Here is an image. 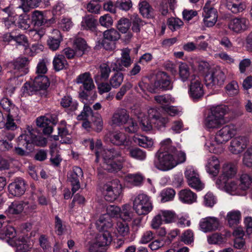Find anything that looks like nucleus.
Listing matches in <instances>:
<instances>
[{"label":"nucleus","mask_w":252,"mask_h":252,"mask_svg":"<svg viewBox=\"0 0 252 252\" xmlns=\"http://www.w3.org/2000/svg\"><path fill=\"white\" fill-rule=\"evenodd\" d=\"M101 141H97L95 145V161L97 162L99 158H102L105 170L110 172L120 170L123 167L122 163L125 161L121 151L114 148L103 149L101 148Z\"/></svg>","instance_id":"1"},{"label":"nucleus","mask_w":252,"mask_h":252,"mask_svg":"<svg viewBox=\"0 0 252 252\" xmlns=\"http://www.w3.org/2000/svg\"><path fill=\"white\" fill-rule=\"evenodd\" d=\"M36 131L30 126H28L24 133L22 134L18 138V146L13 150L15 154L19 156H27L29 152L24 150L20 146H22L26 149L31 150L32 145L40 147H44L47 144L45 138L35 135Z\"/></svg>","instance_id":"2"},{"label":"nucleus","mask_w":252,"mask_h":252,"mask_svg":"<svg viewBox=\"0 0 252 252\" xmlns=\"http://www.w3.org/2000/svg\"><path fill=\"white\" fill-rule=\"evenodd\" d=\"M236 132V128L234 125L223 126L216 133L214 140L206 144L209 151L215 154L220 153L222 151L221 145L225 143L235 135Z\"/></svg>","instance_id":"3"},{"label":"nucleus","mask_w":252,"mask_h":252,"mask_svg":"<svg viewBox=\"0 0 252 252\" xmlns=\"http://www.w3.org/2000/svg\"><path fill=\"white\" fill-rule=\"evenodd\" d=\"M154 164L157 169L166 171L173 169L176 166L174 159V155L169 151L159 150L155 154Z\"/></svg>","instance_id":"4"},{"label":"nucleus","mask_w":252,"mask_h":252,"mask_svg":"<svg viewBox=\"0 0 252 252\" xmlns=\"http://www.w3.org/2000/svg\"><path fill=\"white\" fill-rule=\"evenodd\" d=\"M225 112L226 108L224 106H218L214 108L205 120V126L209 129L220 126L225 123L224 118Z\"/></svg>","instance_id":"5"},{"label":"nucleus","mask_w":252,"mask_h":252,"mask_svg":"<svg viewBox=\"0 0 252 252\" xmlns=\"http://www.w3.org/2000/svg\"><path fill=\"white\" fill-rule=\"evenodd\" d=\"M133 208L138 215H146L153 209L150 197L145 194H139L134 199Z\"/></svg>","instance_id":"6"},{"label":"nucleus","mask_w":252,"mask_h":252,"mask_svg":"<svg viewBox=\"0 0 252 252\" xmlns=\"http://www.w3.org/2000/svg\"><path fill=\"white\" fill-rule=\"evenodd\" d=\"M173 83L170 76L165 72H159L156 75V79L153 86L150 88V92L156 93L158 91L171 90Z\"/></svg>","instance_id":"7"},{"label":"nucleus","mask_w":252,"mask_h":252,"mask_svg":"<svg viewBox=\"0 0 252 252\" xmlns=\"http://www.w3.org/2000/svg\"><path fill=\"white\" fill-rule=\"evenodd\" d=\"M105 199L112 202L118 198L122 192V185L120 181L113 180L103 186Z\"/></svg>","instance_id":"8"},{"label":"nucleus","mask_w":252,"mask_h":252,"mask_svg":"<svg viewBox=\"0 0 252 252\" xmlns=\"http://www.w3.org/2000/svg\"><path fill=\"white\" fill-rule=\"evenodd\" d=\"M189 88V94L192 99L198 100L203 97L204 94L203 85L198 76H190Z\"/></svg>","instance_id":"9"},{"label":"nucleus","mask_w":252,"mask_h":252,"mask_svg":"<svg viewBox=\"0 0 252 252\" xmlns=\"http://www.w3.org/2000/svg\"><path fill=\"white\" fill-rule=\"evenodd\" d=\"M225 80L224 72L219 68H212L205 76V81L207 87L212 88L214 86H220Z\"/></svg>","instance_id":"10"},{"label":"nucleus","mask_w":252,"mask_h":252,"mask_svg":"<svg viewBox=\"0 0 252 252\" xmlns=\"http://www.w3.org/2000/svg\"><path fill=\"white\" fill-rule=\"evenodd\" d=\"M129 54L130 50L129 49H123L122 50L121 58H118L111 63L110 66L112 70L121 71L125 70V68L128 67L132 63Z\"/></svg>","instance_id":"11"},{"label":"nucleus","mask_w":252,"mask_h":252,"mask_svg":"<svg viewBox=\"0 0 252 252\" xmlns=\"http://www.w3.org/2000/svg\"><path fill=\"white\" fill-rule=\"evenodd\" d=\"M210 2L206 3L202 13L204 24L208 27H213L218 19L217 10L210 5Z\"/></svg>","instance_id":"12"},{"label":"nucleus","mask_w":252,"mask_h":252,"mask_svg":"<svg viewBox=\"0 0 252 252\" xmlns=\"http://www.w3.org/2000/svg\"><path fill=\"white\" fill-rule=\"evenodd\" d=\"M220 221L217 218L208 217L202 219L199 223L200 230L205 233L215 231L218 229Z\"/></svg>","instance_id":"13"},{"label":"nucleus","mask_w":252,"mask_h":252,"mask_svg":"<svg viewBox=\"0 0 252 252\" xmlns=\"http://www.w3.org/2000/svg\"><path fill=\"white\" fill-rule=\"evenodd\" d=\"M8 189L9 193L13 196H21L26 190V182L22 178H17L8 185Z\"/></svg>","instance_id":"14"},{"label":"nucleus","mask_w":252,"mask_h":252,"mask_svg":"<svg viewBox=\"0 0 252 252\" xmlns=\"http://www.w3.org/2000/svg\"><path fill=\"white\" fill-rule=\"evenodd\" d=\"M83 176V173L81 168L76 166L73 168V170L67 174V180L72 186V191L73 193L76 192L80 188L79 178Z\"/></svg>","instance_id":"15"},{"label":"nucleus","mask_w":252,"mask_h":252,"mask_svg":"<svg viewBox=\"0 0 252 252\" xmlns=\"http://www.w3.org/2000/svg\"><path fill=\"white\" fill-rule=\"evenodd\" d=\"M129 118V114L126 109H117L112 116L110 124L112 126H120L126 124Z\"/></svg>","instance_id":"16"},{"label":"nucleus","mask_w":252,"mask_h":252,"mask_svg":"<svg viewBox=\"0 0 252 252\" xmlns=\"http://www.w3.org/2000/svg\"><path fill=\"white\" fill-rule=\"evenodd\" d=\"M249 21L244 17H237L232 19L228 25L229 29L239 33L246 31L249 26Z\"/></svg>","instance_id":"17"},{"label":"nucleus","mask_w":252,"mask_h":252,"mask_svg":"<svg viewBox=\"0 0 252 252\" xmlns=\"http://www.w3.org/2000/svg\"><path fill=\"white\" fill-rule=\"evenodd\" d=\"M247 145V141L245 137H237L231 141L229 150L233 154H239L246 149Z\"/></svg>","instance_id":"18"},{"label":"nucleus","mask_w":252,"mask_h":252,"mask_svg":"<svg viewBox=\"0 0 252 252\" xmlns=\"http://www.w3.org/2000/svg\"><path fill=\"white\" fill-rule=\"evenodd\" d=\"M103 36L104 39L102 43V46L106 50H110L113 48V44L112 42H107L106 40H107L110 41H116L119 39L120 34L117 30L111 29L105 31L103 32Z\"/></svg>","instance_id":"19"},{"label":"nucleus","mask_w":252,"mask_h":252,"mask_svg":"<svg viewBox=\"0 0 252 252\" xmlns=\"http://www.w3.org/2000/svg\"><path fill=\"white\" fill-rule=\"evenodd\" d=\"M105 139L106 141H109L117 146H128L126 144V136L123 132H114L108 133L105 136Z\"/></svg>","instance_id":"20"},{"label":"nucleus","mask_w":252,"mask_h":252,"mask_svg":"<svg viewBox=\"0 0 252 252\" xmlns=\"http://www.w3.org/2000/svg\"><path fill=\"white\" fill-rule=\"evenodd\" d=\"M97 229L101 232L110 231L113 226L112 219L108 215H102L95 222Z\"/></svg>","instance_id":"21"},{"label":"nucleus","mask_w":252,"mask_h":252,"mask_svg":"<svg viewBox=\"0 0 252 252\" xmlns=\"http://www.w3.org/2000/svg\"><path fill=\"white\" fill-rule=\"evenodd\" d=\"M75 82L77 84H82L86 91H91L94 87L93 80L89 72H85L78 75Z\"/></svg>","instance_id":"22"},{"label":"nucleus","mask_w":252,"mask_h":252,"mask_svg":"<svg viewBox=\"0 0 252 252\" xmlns=\"http://www.w3.org/2000/svg\"><path fill=\"white\" fill-rule=\"evenodd\" d=\"M218 184L223 186L225 190L231 195H241L243 194L240 189L239 184L238 185V183L234 181L226 182L223 179V181L219 183Z\"/></svg>","instance_id":"23"},{"label":"nucleus","mask_w":252,"mask_h":252,"mask_svg":"<svg viewBox=\"0 0 252 252\" xmlns=\"http://www.w3.org/2000/svg\"><path fill=\"white\" fill-rule=\"evenodd\" d=\"M12 64L14 69L19 72L20 75H25L29 72V60L27 57L18 58Z\"/></svg>","instance_id":"24"},{"label":"nucleus","mask_w":252,"mask_h":252,"mask_svg":"<svg viewBox=\"0 0 252 252\" xmlns=\"http://www.w3.org/2000/svg\"><path fill=\"white\" fill-rule=\"evenodd\" d=\"M237 167L235 164L232 163L224 164L222 168V176L217 181V184H219L226 178H233L237 173Z\"/></svg>","instance_id":"25"},{"label":"nucleus","mask_w":252,"mask_h":252,"mask_svg":"<svg viewBox=\"0 0 252 252\" xmlns=\"http://www.w3.org/2000/svg\"><path fill=\"white\" fill-rule=\"evenodd\" d=\"M10 245L15 247V252H30L32 246L23 237H19L17 240L10 241Z\"/></svg>","instance_id":"26"},{"label":"nucleus","mask_w":252,"mask_h":252,"mask_svg":"<svg viewBox=\"0 0 252 252\" xmlns=\"http://www.w3.org/2000/svg\"><path fill=\"white\" fill-rule=\"evenodd\" d=\"M63 37L60 32L58 30H54L52 35L49 37L47 44L51 50L56 51L59 49Z\"/></svg>","instance_id":"27"},{"label":"nucleus","mask_w":252,"mask_h":252,"mask_svg":"<svg viewBox=\"0 0 252 252\" xmlns=\"http://www.w3.org/2000/svg\"><path fill=\"white\" fill-rule=\"evenodd\" d=\"M220 161L217 157L213 156L208 159L206 168L207 172L213 176L218 175L220 171Z\"/></svg>","instance_id":"28"},{"label":"nucleus","mask_w":252,"mask_h":252,"mask_svg":"<svg viewBox=\"0 0 252 252\" xmlns=\"http://www.w3.org/2000/svg\"><path fill=\"white\" fill-rule=\"evenodd\" d=\"M2 10L8 15V17L2 19V22L5 27L8 29L13 27L15 25L17 17L18 16L17 13H15L14 11H12L10 6L5 8Z\"/></svg>","instance_id":"29"},{"label":"nucleus","mask_w":252,"mask_h":252,"mask_svg":"<svg viewBox=\"0 0 252 252\" xmlns=\"http://www.w3.org/2000/svg\"><path fill=\"white\" fill-rule=\"evenodd\" d=\"M178 195L180 201L185 203L192 204L196 201V194L189 189L181 190Z\"/></svg>","instance_id":"30"},{"label":"nucleus","mask_w":252,"mask_h":252,"mask_svg":"<svg viewBox=\"0 0 252 252\" xmlns=\"http://www.w3.org/2000/svg\"><path fill=\"white\" fill-rule=\"evenodd\" d=\"M32 20L34 24L37 26H41L47 23L48 22H53L52 19L48 20L42 11L35 10L32 15Z\"/></svg>","instance_id":"31"},{"label":"nucleus","mask_w":252,"mask_h":252,"mask_svg":"<svg viewBox=\"0 0 252 252\" xmlns=\"http://www.w3.org/2000/svg\"><path fill=\"white\" fill-rule=\"evenodd\" d=\"M226 6L234 14L241 12L246 8L245 3L240 1L239 0H229L227 2Z\"/></svg>","instance_id":"32"},{"label":"nucleus","mask_w":252,"mask_h":252,"mask_svg":"<svg viewBox=\"0 0 252 252\" xmlns=\"http://www.w3.org/2000/svg\"><path fill=\"white\" fill-rule=\"evenodd\" d=\"M97 20L92 15L83 17L81 26L83 30L94 31L96 28Z\"/></svg>","instance_id":"33"},{"label":"nucleus","mask_w":252,"mask_h":252,"mask_svg":"<svg viewBox=\"0 0 252 252\" xmlns=\"http://www.w3.org/2000/svg\"><path fill=\"white\" fill-rule=\"evenodd\" d=\"M0 104L2 108L7 112V114L14 116L16 113L19 112L18 108L7 98H3L0 100Z\"/></svg>","instance_id":"34"},{"label":"nucleus","mask_w":252,"mask_h":252,"mask_svg":"<svg viewBox=\"0 0 252 252\" xmlns=\"http://www.w3.org/2000/svg\"><path fill=\"white\" fill-rule=\"evenodd\" d=\"M33 86L38 90H45L50 85L48 78L44 75H37L33 80Z\"/></svg>","instance_id":"35"},{"label":"nucleus","mask_w":252,"mask_h":252,"mask_svg":"<svg viewBox=\"0 0 252 252\" xmlns=\"http://www.w3.org/2000/svg\"><path fill=\"white\" fill-rule=\"evenodd\" d=\"M98 245L104 247L109 245L112 241V237L110 231L103 232L102 234H98L94 239Z\"/></svg>","instance_id":"36"},{"label":"nucleus","mask_w":252,"mask_h":252,"mask_svg":"<svg viewBox=\"0 0 252 252\" xmlns=\"http://www.w3.org/2000/svg\"><path fill=\"white\" fill-rule=\"evenodd\" d=\"M53 64L54 69L56 71H60L65 68L68 63L63 55H56L53 61Z\"/></svg>","instance_id":"37"},{"label":"nucleus","mask_w":252,"mask_h":252,"mask_svg":"<svg viewBox=\"0 0 252 252\" xmlns=\"http://www.w3.org/2000/svg\"><path fill=\"white\" fill-rule=\"evenodd\" d=\"M27 204L26 202L23 201H15L8 207V212L11 214H19Z\"/></svg>","instance_id":"38"},{"label":"nucleus","mask_w":252,"mask_h":252,"mask_svg":"<svg viewBox=\"0 0 252 252\" xmlns=\"http://www.w3.org/2000/svg\"><path fill=\"white\" fill-rule=\"evenodd\" d=\"M139 9L141 15L145 18H151L154 17L153 8L146 1H142L139 3Z\"/></svg>","instance_id":"39"},{"label":"nucleus","mask_w":252,"mask_h":252,"mask_svg":"<svg viewBox=\"0 0 252 252\" xmlns=\"http://www.w3.org/2000/svg\"><path fill=\"white\" fill-rule=\"evenodd\" d=\"M241 218V212L238 210H232L229 212L226 215V220L230 227L237 224Z\"/></svg>","instance_id":"40"},{"label":"nucleus","mask_w":252,"mask_h":252,"mask_svg":"<svg viewBox=\"0 0 252 252\" xmlns=\"http://www.w3.org/2000/svg\"><path fill=\"white\" fill-rule=\"evenodd\" d=\"M11 9L18 15L20 10L26 13L29 12L31 8L27 0H16V6L14 7H11Z\"/></svg>","instance_id":"41"},{"label":"nucleus","mask_w":252,"mask_h":252,"mask_svg":"<svg viewBox=\"0 0 252 252\" xmlns=\"http://www.w3.org/2000/svg\"><path fill=\"white\" fill-rule=\"evenodd\" d=\"M134 141L139 146L144 148H151L154 144V142L152 138L143 135L134 137Z\"/></svg>","instance_id":"42"},{"label":"nucleus","mask_w":252,"mask_h":252,"mask_svg":"<svg viewBox=\"0 0 252 252\" xmlns=\"http://www.w3.org/2000/svg\"><path fill=\"white\" fill-rule=\"evenodd\" d=\"M48 120L45 117H40L36 119L37 126L43 127V132L45 134L49 135L52 133L53 127L48 124Z\"/></svg>","instance_id":"43"},{"label":"nucleus","mask_w":252,"mask_h":252,"mask_svg":"<svg viewBox=\"0 0 252 252\" xmlns=\"http://www.w3.org/2000/svg\"><path fill=\"white\" fill-rule=\"evenodd\" d=\"M61 105L64 108L69 107L71 111H74L77 109L78 103L75 100H73L70 96H64L61 100Z\"/></svg>","instance_id":"44"},{"label":"nucleus","mask_w":252,"mask_h":252,"mask_svg":"<svg viewBox=\"0 0 252 252\" xmlns=\"http://www.w3.org/2000/svg\"><path fill=\"white\" fill-rule=\"evenodd\" d=\"M124 78V74L119 71H117L112 75L109 80V83L112 88H118L122 84Z\"/></svg>","instance_id":"45"},{"label":"nucleus","mask_w":252,"mask_h":252,"mask_svg":"<svg viewBox=\"0 0 252 252\" xmlns=\"http://www.w3.org/2000/svg\"><path fill=\"white\" fill-rule=\"evenodd\" d=\"M2 234L4 235V239L9 245L11 240L15 241L18 238L16 237V232L15 228L11 226L4 228L2 230Z\"/></svg>","instance_id":"46"},{"label":"nucleus","mask_w":252,"mask_h":252,"mask_svg":"<svg viewBox=\"0 0 252 252\" xmlns=\"http://www.w3.org/2000/svg\"><path fill=\"white\" fill-rule=\"evenodd\" d=\"M74 47L76 50V55L81 56L87 48L85 40L82 38H77L74 41Z\"/></svg>","instance_id":"47"},{"label":"nucleus","mask_w":252,"mask_h":252,"mask_svg":"<svg viewBox=\"0 0 252 252\" xmlns=\"http://www.w3.org/2000/svg\"><path fill=\"white\" fill-rule=\"evenodd\" d=\"M127 150L129 151V156L134 159L143 160L146 158V153L138 148H129L127 147Z\"/></svg>","instance_id":"48"},{"label":"nucleus","mask_w":252,"mask_h":252,"mask_svg":"<svg viewBox=\"0 0 252 252\" xmlns=\"http://www.w3.org/2000/svg\"><path fill=\"white\" fill-rule=\"evenodd\" d=\"M6 115V121L4 125L5 128L11 130L16 129L17 128V125L14 121H19V113H16L14 116H12V115H10V114Z\"/></svg>","instance_id":"49"},{"label":"nucleus","mask_w":252,"mask_h":252,"mask_svg":"<svg viewBox=\"0 0 252 252\" xmlns=\"http://www.w3.org/2000/svg\"><path fill=\"white\" fill-rule=\"evenodd\" d=\"M252 184L251 177L247 174H242L240 178L239 186L240 189L243 192L249 189Z\"/></svg>","instance_id":"50"},{"label":"nucleus","mask_w":252,"mask_h":252,"mask_svg":"<svg viewBox=\"0 0 252 252\" xmlns=\"http://www.w3.org/2000/svg\"><path fill=\"white\" fill-rule=\"evenodd\" d=\"M175 195V190L171 188L164 189L160 193L161 202L162 203L171 201L173 199Z\"/></svg>","instance_id":"51"},{"label":"nucleus","mask_w":252,"mask_h":252,"mask_svg":"<svg viewBox=\"0 0 252 252\" xmlns=\"http://www.w3.org/2000/svg\"><path fill=\"white\" fill-rule=\"evenodd\" d=\"M179 74L183 82L186 81L190 76L189 66L186 63H182L179 66Z\"/></svg>","instance_id":"52"},{"label":"nucleus","mask_w":252,"mask_h":252,"mask_svg":"<svg viewBox=\"0 0 252 252\" xmlns=\"http://www.w3.org/2000/svg\"><path fill=\"white\" fill-rule=\"evenodd\" d=\"M116 229L118 234L121 236H126L129 232V226L125 221H118L116 224Z\"/></svg>","instance_id":"53"},{"label":"nucleus","mask_w":252,"mask_h":252,"mask_svg":"<svg viewBox=\"0 0 252 252\" xmlns=\"http://www.w3.org/2000/svg\"><path fill=\"white\" fill-rule=\"evenodd\" d=\"M159 213L165 223H171L175 220L176 216L173 212L169 210H160Z\"/></svg>","instance_id":"54"},{"label":"nucleus","mask_w":252,"mask_h":252,"mask_svg":"<svg viewBox=\"0 0 252 252\" xmlns=\"http://www.w3.org/2000/svg\"><path fill=\"white\" fill-rule=\"evenodd\" d=\"M131 25L129 20L126 18H121L117 23V28L122 33H126Z\"/></svg>","instance_id":"55"},{"label":"nucleus","mask_w":252,"mask_h":252,"mask_svg":"<svg viewBox=\"0 0 252 252\" xmlns=\"http://www.w3.org/2000/svg\"><path fill=\"white\" fill-rule=\"evenodd\" d=\"M199 176L197 170L192 166H188L185 171V178L187 182H190V184H192L191 180Z\"/></svg>","instance_id":"56"},{"label":"nucleus","mask_w":252,"mask_h":252,"mask_svg":"<svg viewBox=\"0 0 252 252\" xmlns=\"http://www.w3.org/2000/svg\"><path fill=\"white\" fill-rule=\"evenodd\" d=\"M183 25V22L179 18L171 17L167 21V26L172 31L180 29Z\"/></svg>","instance_id":"57"},{"label":"nucleus","mask_w":252,"mask_h":252,"mask_svg":"<svg viewBox=\"0 0 252 252\" xmlns=\"http://www.w3.org/2000/svg\"><path fill=\"white\" fill-rule=\"evenodd\" d=\"M225 237L220 234L216 233L208 237V242L211 244H220L224 242Z\"/></svg>","instance_id":"58"},{"label":"nucleus","mask_w":252,"mask_h":252,"mask_svg":"<svg viewBox=\"0 0 252 252\" xmlns=\"http://www.w3.org/2000/svg\"><path fill=\"white\" fill-rule=\"evenodd\" d=\"M91 116H93V110L89 105L84 103L83 110L81 114L78 115L77 120L79 121L85 120Z\"/></svg>","instance_id":"59"},{"label":"nucleus","mask_w":252,"mask_h":252,"mask_svg":"<svg viewBox=\"0 0 252 252\" xmlns=\"http://www.w3.org/2000/svg\"><path fill=\"white\" fill-rule=\"evenodd\" d=\"M58 134L61 137V142L62 143H70L71 142V139L66 136L69 135L68 130L66 127H58Z\"/></svg>","instance_id":"60"},{"label":"nucleus","mask_w":252,"mask_h":252,"mask_svg":"<svg viewBox=\"0 0 252 252\" xmlns=\"http://www.w3.org/2000/svg\"><path fill=\"white\" fill-rule=\"evenodd\" d=\"M226 93L230 96H234L239 93V87L238 83L234 81L228 83L225 87Z\"/></svg>","instance_id":"61"},{"label":"nucleus","mask_w":252,"mask_h":252,"mask_svg":"<svg viewBox=\"0 0 252 252\" xmlns=\"http://www.w3.org/2000/svg\"><path fill=\"white\" fill-rule=\"evenodd\" d=\"M181 240L185 244L189 245L193 242L194 234L192 230L188 229L181 236Z\"/></svg>","instance_id":"62"},{"label":"nucleus","mask_w":252,"mask_h":252,"mask_svg":"<svg viewBox=\"0 0 252 252\" xmlns=\"http://www.w3.org/2000/svg\"><path fill=\"white\" fill-rule=\"evenodd\" d=\"M98 1H91L86 5V9L87 11L91 13L99 14L101 8L100 5L98 3Z\"/></svg>","instance_id":"63"},{"label":"nucleus","mask_w":252,"mask_h":252,"mask_svg":"<svg viewBox=\"0 0 252 252\" xmlns=\"http://www.w3.org/2000/svg\"><path fill=\"white\" fill-rule=\"evenodd\" d=\"M243 163L247 167H252V147L249 148L244 153Z\"/></svg>","instance_id":"64"}]
</instances>
